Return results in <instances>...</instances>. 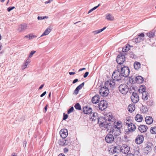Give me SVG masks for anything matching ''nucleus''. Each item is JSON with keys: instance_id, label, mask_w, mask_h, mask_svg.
Wrapping results in <instances>:
<instances>
[{"instance_id": "3", "label": "nucleus", "mask_w": 156, "mask_h": 156, "mask_svg": "<svg viewBox=\"0 0 156 156\" xmlns=\"http://www.w3.org/2000/svg\"><path fill=\"white\" fill-rule=\"evenodd\" d=\"M107 119H108L107 117H100L98 120V123L100 126L103 127V129H107V130L108 131L109 128L112 127V125L111 123L108 122Z\"/></svg>"}, {"instance_id": "62", "label": "nucleus", "mask_w": 156, "mask_h": 156, "mask_svg": "<svg viewBox=\"0 0 156 156\" xmlns=\"http://www.w3.org/2000/svg\"><path fill=\"white\" fill-rule=\"evenodd\" d=\"M30 35L29 34H28L26 35L24 37V38H29V39H30Z\"/></svg>"}, {"instance_id": "1", "label": "nucleus", "mask_w": 156, "mask_h": 156, "mask_svg": "<svg viewBox=\"0 0 156 156\" xmlns=\"http://www.w3.org/2000/svg\"><path fill=\"white\" fill-rule=\"evenodd\" d=\"M117 69L114 71L112 73V76H114L116 82H122V78L123 77H127L129 73L130 70L129 67L127 66L118 65Z\"/></svg>"}, {"instance_id": "56", "label": "nucleus", "mask_w": 156, "mask_h": 156, "mask_svg": "<svg viewBox=\"0 0 156 156\" xmlns=\"http://www.w3.org/2000/svg\"><path fill=\"white\" fill-rule=\"evenodd\" d=\"M46 93V91H45L42 94H41V95L40 97H43V96H44L45 95Z\"/></svg>"}, {"instance_id": "17", "label": "nucleus", "mask_w": 156, "mask_h": 156, "mask_svg": "<svg viewBox=\"0 0 156 156\" xmlns=\"http://www.w3.org/2000/svg\"><path fill=\"white\" fill-rule=\"evenodd\" d=\"M27 25L26 24L24 23L21 24L19 26L18 28V30L20 32L24 31L27 28Z\"/></svg>"}, {"instance_id": "64", "label": "nucleus", "mask_w": 156, "mask_h": 156, "mask_svg": "<svg viewBox=\"0 0 156 156\" xmlns=\"http://www.w3.org/2000/svg\"><path fill=\"white\" fill-rule=\"evenodd\" d=\"M27 142L25 141L23 144V146L24 147H25L26 146Z\"/></svg>"}, {"instance_id": "33", "label": "nucleus", "mask_w": 156, "mask_h": 156, "mask_svg": "<svg viewBox=\"0 0 156 156\" xmlns=\"http://www.w3.org/2000/svg\"><path fill=\"white\" fill-rule=\"evenodd\" d=\"M147 36L149 38L153 37L155 36L154 32L153 31H151L147 34Z\"/></svg>"}, {"instance_id": "38", "label": "nucleus", "mask_w": 156, "mask_h": 156, "mask_svg": "<svg viewBox=\"0 0 156 156\" xmlns=\"http://www.w3.org/2000/svg\"><path fill=\"white\" fill-rule=\"evenodd\" d=\"M108 89V88L107 87H103L101 88V89L99 91V93L100 94H101L103 93L104 92L105 90Z\"/></svg>"}, {"instance_id": "16", "label": "nucleus", "mask_w": 156, "mask_h": 156, "mask_svg": "<svg viewBox=\"0 0 156 156\" xmlns=\"http://www.w3.org/2000/svg\"><path fill=\"white\" fill-rule=\"evenodd\" d=\"M147 127L145 125H141L138 127L139 130L141 133L145 132L147 130Z\"/></svg>"}, {"instance_id": "58", "label": "nucleus", "mask_w": 156, "mask_h": 156, "mask_svg": "<svg viewBox=\"0 0 156 156\" xmlns=\"http://www.w3.org/2000/svg\"><path fill=\"white\" fill-rule=\"evenodd\" d=\"M126 156H134V155L133 154H132L131 153H129L127 154Z\"/></svg>"}, {"instance_id": "30", "label": "nucleus", "mask_w": 156, "mask_h": 156, "mask_svg": "<svg viewBox=\"0 0 156 156\" xmlns=\"http://www.w3.org/2000/svg\"><path fill=\"white\" fill-rule=\"evenodd\" d=\"M106 18L107 20L110 21H113L114 20V17L110 14H107Z\"/></svg>"}, {"instance_id": "55", "label": "nucleus", "mask_w": 156, "mask_h": 156, "mask_svg": "<svg viewBox=\"0 0 156 156\" xmlns=\"http://www.w3.org/2000/svg\"><path fill=\"white\" fill-rule=\"evenodd\" d=\"M48 105H46L44 108V112H46L47 110Z\"/></svg>"}, {"instance_id": "2", "label": "nucleus", "mask_w": 156, "mask_h": 156, "mask_svg": "<svg viewBox=\"0 0 156 156\" xmlns=\"http://www.w3.org/2000/svg\"><path fill=\"white\" fill-rule=\"evenodd\" d=\"M122 125L121 122H114L113 126L109 128L110 131H111V133L115 136H118L121 133V129L122 128Z\"/></svg>"}, {"instance_id": "22", "label": "nucleus", "mask_w": 156, "mask_h": 156, "mask_svg": "<svg viewBox=\"0 0 156 156\" xmlns=\"http://www.w3.org/2000/svg\"><path fill=\"white\" fill-rule=\"evenodd\" d=\"M145 121L147 124L150 125L153 122V120L151 117L147 116L145 118Z\"/></svg>"}, {"instance_id": "47", "label": "nucleus", "mask_w": 156, "mask_h": 156, "mask_svg": "<svg viewBox=\"0 0 156 156\" xmlns=\"http://www.w3.org/2000/svg\"><path fill=\"white\" fill-rule=\"evenodd\" d=\"M68 115L67 114H65V113L63 114V120H66L68 117Z\"/></svg>"}, {"instance_id": "25", "label": "nucleus", "mask_w": 156, "mask_h": 156, "mask_svg": "<svg viewBox=\"0 0 156 156\" xmlns=\"http://www.w3.org/2000/svg\"><path fill=\"white\" fill-rule=\"evenodd\" d=\"M135 120L137 122H141L142 121L143 118L141 115L137 114L135 117Z\"/></svg>"}, {"instance_id": "48", "label": "nucleus", "mask_w": 156, "mask_h": 156, "mask_svg": "<svg viewBox=\"0 0 156 156\" xmlns=\"http://www.w3.org/2000/svg\"><path fill=\"white\" fill-rule=\"evenodd\" d=\"M14 8H15L14 6L9 7L7 8V10L9 12Z\"/></svg>"}, {"instance_id": "12", "label": "nucleus", "mask_w": 156, "mask_h": 156, "mask_svg": "<svg viewBox=\"0 0 156 156\" xmlns=\"http://www.w3.org/2000/svg\"><path fill=\"white\" fill-rule=\"evenodd\" d=\"M144 137L143 135H138L135 139V142L138 144L142 143L144 141Z\"/></svg>"}, {"instance_id": "8", "label": "nucleus", "mask_w": 156, "mask_h": 156, "mask_svg": "<svg viewBox=\"0 0 156 156\" xmlns=\"http://www.w3.org/2000/svg\"><path fill=\"white\" fill-rule=\"evenodd\" d=\"M126 53H125V55H119L116 58V61L117 63L120 65L123 64V63L126 61V57L125 55Z\"/></svg>"}, {"instance_id": "59", "label": "nucleus", "mask_w": 156, "mask_h": 156, "mask_svg": "<svg viewBox=\"0 0 156 156\" xmlns=\"http://www.w3.org/2000/svg\"><path fill=\"white\" fill-rule=\"evenodd\" d=\"M52 0H48V1H46L45 2V4H47L48 3H50L51 1Z\"/></svg>"}, {"instance_id": "54", "label": "nucleus", "mask_w": 156, "mask_h": 156, "mask_svg": "<svg viewBox=\"0 0 156 156\" xmlns=\"http://www.w3.org/2000/svg\"><path fill=\"white\" fill-rule=\"evenodd\" d=\"M69 150L67 148H65L64 149V152L65 153H67L68 151Z\"/></svg>"}, {"instance_id": "40", "label": "nucleus", "mask_w": 156, "mask_h": 156, "mask_svg": "<svg viewBox=\"0 0 156 156\" xmlns=\"http://www.w3.org/2000/svg\"><path fill=\"white\" fill-rule=\"evenodd\" d=\"M84 84V82L82 83L81 84L78 86L76 88L78 90H80L83 87Z\"/></svg>"}, {"instance_id": "23", "label": "nucleus", "mask_w": 156, "mask_h": 156, "mask_svg": "<svg viewBox=\"0 0 156 156\" xmlns=\"http://www.w3.org/2000/svg\"><path fill=\"white\" fill-rule=\"evenodd\" d=\"M128 109L129 112H132L135 109V105L133 104H130L128 107Z\"/></svg>"}, {"instance_id": "61", "label": "nucleus", "mask_w": 156, "mask_h": 156, "mask_svg": "<svg viewBox=\"0 0 156 156\" xmlns=\"http://www.w3.org/2000/svg\"><path fill=\"white\" fill-rule=\"evenodd\" d=\"M69 74L70 75H71L75 74V72H70L69 73Z\"/></svg>"}, {"instance_id": "35", "label": "nucleus", "mask_w": 156, "mask_h": 156, "mask_svg": "<svg viewBox=\"0 0 156 156\" xmlns=\"http://www.w3.org/2000/svg\"><path fill=\"white\" fill-rule=\"evenodd\" d=\"M75 108L77 110H81V108L79 103H77L74 105Z\"/></svg>"}, {"instance_id": "29", "label": "nucleus", "mask_w": 156, "mask_h": 156, "mask_svg": "<svg viewBox=\"0 0 156 156\" xmlns=\"http://www.w3.org/2000/svg\"><path fill=\"white\" fill-rule=\"evenodd\" d=\"M140 63L137 62H135L134 64V66L135 69H138L140 67Z\"/></svg>"}, {"instance_id": "11", "label": "nucleus", "mask_w": 156, "mask_h": 156, "mask_svg": "<svg viewBox=\"0 0 156 156\" xmlns=\"http://www.w3.org/2000/svg\"><path fill=\"white\" fill-rule=\"evenodd\" d=\"M132 101L134 103H136L139 101V97L138 94L136 93L133 92L131 96Z\"/></svg>"}, {"instance_id": "24", "label": "nucleus", "mask_w": 156, "mask_h": 156, "mask_svg": "<svg viewBox=\"0 0 156 156\" xmlns=\"http://www.w3.org/2000/svg\"><path fill=\"white\" fill-rule=\"evenodd\" d=\"M151 144H147V146L145 147L144 150L146 153H148L150 152L152 150V147L151 146Z\"/></svg>"}, {"instance_id": "15", "label": "nucleus", "mask_w": 156, "mask_h": 156, "mask_svg": "<svg viewBox=\"0 0 156 156\" xmlns=\"http://www.w3.org/2000/svg\"><path fill=\"white\" fill-rule=\"evenodd\" d=\"M83 110L84 114H88L92 112V109L91 108L86 106L83 108Z\"/></svg>"}, {"instance_id": "6", "label": "nucleus", "mask_w": 156, "mask_h": 156, "mask_svg": "<svg viewBox=\"0 0 156 156\" xmlns=\"http://www.w3.org/2000/svg\"><path fill=\"white\" fill-rule=\"evenodd\" d=\"M144 33L139 34L137 35L133 39L134 42L136 43H139L142 41L144 39Z\"/></svg>"}, {"instance_id": "7", "label": "nucleus", "mask_w": 156, "mask_h": 156, "mask_svg": "<svg viewBox=\"0 0 156 156\" xmlns=\"http://www.w3.org/2000/svg\"><path fill=\"white\" fill-rule=\"evenodd\" d=\"M109 133L106 135L105 140L107 143L111 144L114 141V138L113 135L111 133V131H109Z\"/></svg>"}, {"instance_id": "37", "label": "nucleus", "mask_w": 156, "mask_h": 156, "mask_svg": "<svg viewBox=\"0 0 156 156\" xmlns=\"http://www.w3.org/2000/svg\"><path fill=\"white\" fill-rule=\"evenodd\" d=\"M129 81L130 83L132 84H134L135 83H136L135 77H134V78H130L129 79Z\"/></svg>"}, {"instance_id": "43", "label": "nucleus", "mask_w": 156, "mask_h": 156, "mask_svg": "<svg viewBox=\"0 0 156 156\" xmlns=\"http://www.w3.org/2000/svg\"><path fill=\"white\" fill-rule=\"evenodd\" d=\"M74 109L73 107H72L68 110L67 113L68 114H69L72 112H73V111Z\"/></svg>"}, {"instance_id": "10", "label": "nucleus", "mask_w": 156, "mask_h": 156, "mask_svg": "<svg viewBox=\"0 0 156 156\" xmlns=\"http://www.w3.org/2000/svg\"><path fill=\"white\" fill-rule=\"evenodd\" d=\"M107 104L105 100H102L100 101L98 105V107L100 110L103 111L107 107Z\"/></svg>"}, {"instance_id": "32", "label": "nucleus", "mask_w": 156, "mask_h": 156, "mask_svg": "<svg viewBox=\"0 0 156 156\" xmlns=\"http://www.w3.org/2000/svg\"><path fill=\"white\" fill-rule=\"evenodd\" d=\"M106 28V27H104L103 28L97 30H96L94 31L93 32L94 33V34H98L100 32H101L104 30H105Z\"/></svg>"}, {"instance_id": "52", "label": "nucleus", "mask_w": 156, "mask_h": 156, "mask_svg": "<svg viewBox=\"0 0 156 156\" xmlns=\"http://www.w3.org/2000/svg\"><path fill=\"white\" fill-rule=\"evenodd\" d=\"M78 81V79H75L73 81V84L75 83Z\"/></svg>"}, {"instance_id": "57", "label": "nucleus", "mask_w": 156, "mask_h": 156, "mask_svg": "<svg viewBox=\"0 0 156 156\" xmlns=\"http://www.w3.org/2000/svg\"><path fill=\"white\" fill-rule=\"evenodd\" d=\"M100 5V4H99L97 6H95L94 7V8H92V9L93 10H95V9H96Z\"/></svg>"}, {"instance_id": "50", "label": "nucleus", "mask_w": 156, "mask_h": 156, "mask_svg": "<svg viewBox=\"0 0 156 156\" xmlns=\"http://www.w3.org/2000/svg\"><path fill=\"white\" fill-rule=\"evenodd\" d=\"M89 72H86L85 74L83 75V77L84 78H86L89 74Z\"/></svg>"}, {"instance_id": "18", "label": "nucleus", "mask_w": 156, "mask_h": 156, "mask_svg": "<svg viewBox=\"0 0 156 156\" xmlns=\"http://www.w3.org/2000/svg\"><path fill=\"white\" fill-rule=\"evenodd\" d=\"M99 99L100 98L99 95H96L92 98V102L94 104H96L99 102Z\"/></svg>"}, {"instance_id": "27", "label": "nucleus", "mask_w": 156, "mask_h": 156, "mask_svg": "<svg viewBox=\"0 0 156 156\" xmlns=\"http://www.w3.org/2000/svg\"><path fill=\"white\" fill-rule=\"evenodd\" d=\"M51 29H50V28L48 27L47 29H46L44 31L43 33L42 34V35L41 36L42 37L43 36L47 35L51 32Z\"/></svg>"}, {"instance_id": "13", "label": "nucleus", "mask_w": 156, "mask_h": 156, "mask_svg": "<svg viewBox=\"0 0 156 156\" xmlns=\"http://www.w3.org/2000/svg\"><path fill=\"white\" fill-rule=\"evenodd\" d=\"M62 138H65L67 136L68 133L67 129H62L59 132Z\"/></svg>"}, {"instance_id": "31", "label": "nucleus", "mask_w": 156, "mask_h": 156, "mask_svg": "<svg viewBox=\"0 0 156 156\" xmlns=\"http://www.w3.org/2000/svg\"><path fill=\"white\" fill-rule=\"evenodd\" d=\"M129 46L130 45L129 44H127L126 45L122 48V51L123 52H126L128 51L129 50Z\"/></svg>"}, {"instance_id": "41", "label": "nucleus", "mask_w": 156, "mask_h": 156, "mask_svg": "<svg viewBox=\"0 0 156 156\" xmlns=\"http://www.w3.org/2000/svg\"><path fill=\"white\" fill-rule=\"evenodd\" d=\"M28 64V62L27 61H26L23 64L22 66V70H24L27 67Z\"/></svg>"}, {"instance_id": "42", "label": "nucleus", "mask_w": 156, "mask_h": 156, "mask_svg": "<svg viewBox=\"0 0 156 156\" xmlns=\"http://www.w3.org/2000/svg\"><path fill=\"white\" fill-rule=\"evenodd\" d=\"M68 142L67 140H64L62 142V144H61L62 146H66L68 145Z\"/></svg>"}, {"instance_id": "34", "label": "nucleus", "mask_w": 156, "mask_h": 156, "mask_svg": "<svg viewBox=\"0 0 156 156\" xmlns=\"http://www.w3.org/2000/svg\"><path fill=\"white\" fill-rule=\"evenodd\" d=\"M109 93V91L108 89L105 90L104 92L101 94V95L103 96L106 97L108 95Z\"/></svg>"}, {"instance_id": "45", "label": "nucleus", "mask_w": 156, "mask_h": 156, "mask_svg": "<svg viewBox=\"0 0 156 156\" xmlns=\"http://www.w3.org/2000/svg\"><path fill=\"white\" fill-rule=\"evenodd\" d=\"M130 56H129L130 58H133L135 59L136 58V56L135 55H134L133 53L132 52L130 53L129 54Z\"/></svg>"}, {"instance_id": "5", "label": "nucleus", "mask_w": 156, "mask_h": 156, "mask_svg": "<svg viewBox=\"0 0 156 156\" xmlns=\"http://www.w3.org/2000/svg\"><path fill=\"white\" fill-rule=\"evenodd\" d=\"M119 90L122 94H126L129 90L128 86L125 84H121L119 87Z\"/></svg>"}, {"instance_id": "44", "label": "nucleus", "mask_w": 156, "mask_h": 156, "mask_svg": "<svg viewBox=\"0 0 156 156\" xmlns=\"http://www.w3.org/2000/svg\"><path fill=\"white\" fill-rule=\"evenodd\" d=\"M48 18V17L46 16H38L37 17V19L38 20H42L44 19L45 18Z\"/></svg>"}, {"instance_id": "4", "label": "nucleus", "mask_w": 156, "mask_h": 156, "mask_svg": "<svg viewBox=\"0 0 156 156\" xmlns=\"http://www.w3.org/2000/svg\"><path fill=\"white\" fill-rule=\"evenodd\" d=\"M119 82H116V80H109L106 81L105 84V86L108 88H110L111 89H112L114 88L115 85L117 84Z\"/></svg>"}, {"instance_id": "28", "label": "nucleus", "mask_w": 156, "mask_h": 156, "mask_svg": "<svg viewBox=\"0 0 156 156\" xmlns=\"http://www.w3.org/2000/svg\"><path fill=\"white\" fill-rule=\"evenodd\" d=\"M148 93L147 92H142V99L144 100H147L148 98L147 94Z\"/></svg>"}, {"instance_id": "46", "label": "nucleus", "mask_w": 156, "mask_h": 156, "mask_svg": "<svg viewBox=\"0 0 156 156\" xmlns=\"http://www.w3.org/2000/svg\"><path fill=\"white\" fill-rule=\"evenodd\" d=\"M153 102L152 101H149L147 102V104L148 106H151L153 105Z\"/></svg>"}, {"instance_id": "36", "label": "nucleus", "mask_w": 156, "mask_h": 156, "mask_svg": "<svg viewBox=\"0 0 156 156\" xmlns=\"http://www.w3.org/2000/svg\"><path fill=\"white\" fill-rule=\"evenodd\" d=\"M151 133L152 134H156V126L151 127L150 130Z\"/></svg>"}, {"instance_id": "9", "label": "nucleus", "mask_w": 156, "mask_h": 156, "mask_svg": "<svg viewBox=\"0 0 156 156\" xmlns=\"http://www.w3.org/2000/svg\"><path fill=\"white\" fill-rule=\"evenodd\" d=\"M126 125L128 126V130L125 131V133L127 134H129V132H132L134 131L136 129V126L134 124L132 123H129L126 122Z\"/></svg>"}, {"instance_id": "14", "label": "nucleus", "mask_w": 156, "mask_h": 156, "mask_svg": "<svg viewBox=\"0 0 156 156\" xmlns=\"http://www.w3.org/2000/svg\"><path fill=\"white\" fill-rule=\"evenodd\" d=\"M121 152L125 154H128L129 151L130 147L126 144H124L122 147H121Z\"/></svg>"}, {"instance_id": "63", "label": "nucleus", "mask_w": 156, "mask_h": 156, "mask_svg": "<svg viewBox=\"0 0 156 156\" xmlns=\"http://www.w3.org/2000/svg\"><path fill=\"white\" fill-rule=\"evenodd\" d=\"M11 156H17V154L15 153H13L11 155Z\"/></svg>"}, {"instance_id": "51", "label": "nucleus", "mask_w": 156, "mask_h": 156, "mask_svg": "<svg viewBox=\"0 0 156 156\" xmlns=\"http://www.w3.org/2000/svg\"><path fill=\"white\" fill-rule=\"evenodd\" d=\"M79 90H78L76 88L74 91V93L76 94H77L78 93Z\"/></svg>"}, {"instance_id": "53", "label": "nucleus", "mask_w": 156, "mask_h": 156, "mask_svg": "<svg viewBox=\"0 0 156 156\" xmlns=\"http://www.w3.org/2000/svg\"><path fill=\"white\" fill-rule=\"evenodd\" d=\"M37 36L35 35H32L31 36L30 35V39H33L34 37H36Z\"/></svg>"}, {"instance_id": "19", "label": "nucleus", "mask_w": 156, "mask_h": 156, "mask_svg": "<svg viewBox=\"0 0 156 156\" xmlns=\"http://www.w3.org/2000/svg\"><path fill=\"white\" fill-rule=\"evenodd\" d=\"M105 116V117H107L108 119H107V122H113V121L114 119V118L111 113H109Z\"/></svg>"}, {"instance_id": "20", "label": "nucleus", "mask_w": 156, "mask_h": 156, "mask_svg": "<svg viewBox=\"0 0 156 156\" xmlns=\"http://www.w3.org/2000/svg\"><path fill=\"white\" fill-rule=\"evenodd\" d=\"M136 82V83L140 84L143 83L144 81L143 78L141 76H138L135 77Z\"/></svg>"}, {"instance_id": "49", "label": "nucleus", "mask_w": 156, "mask_h": 156, "mask_svg": "<svg viewBox=\"0 0 156 156\" xmlns=\"http://www.w3.org/2000/svg\"><path fill=\"white\" fill-rule=\"evenodd\" d=\"M36 52L35 51H31L30 53V54L29 57H31Z\"/></svg>"}, {"instance_id": "60", "label": "nucleus", "mask_w": 156, "mask_h": 156, "mask_svg": "<svg viewBox=\"0 0 156 156\" xmlns=\"http://www.w3.org/2000/svg\"><path fill=\"white\" fill-rule=\"evenodd\" d=\"M44 84L41 85V86L39 87V90H41V89L43 88V87H44Z\"/></svg>"}, {"instance_id": "26", "label": "nucleus", "mask_w": 156, "mask_h": 156, "mask_svg": "<svg viewBox=\"0 0 156 156\" xmlns=\"http://www.w3.org/2000/svg\"><path fill=\"white\" fill-rule=\"evenodd\" d=\"M98 114L96 112H94L91 118L92 121H95L96 119H98L99 118Z\"/></svg>"}, {"instance_id": "39", "label": "nucleus", "mask_w": 156, "mask_h": 156, "mask_svg": "<svg viewBox=\"0 0 156 156\" xmlns=\"http://www.w3.org/2000/svg\"><path fill=\"white\" fill-rule=\"evenodd\" d=\"M141 90L142 91V92H146L145 91L146 90V87L144 86L141 85V87H140V90H139V92H140V90Z\"/></svg>"}, {"instance_id": "21", "label": "nucleus", "mask_w": 156, "mask_h": 156, "mask_svg": "<svg viewBox=\"0 0 156 156\" xmlns=\"http://www.w3.org/2000/svg\"><path fill=\"white\" fill-rule=\"evenodd\" d=\"M121 147L120 146L118 145L113 147V152L114 153H118L119 152H121Z\"/></svg>"}]
</instances>
